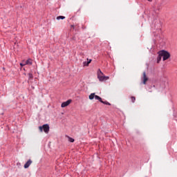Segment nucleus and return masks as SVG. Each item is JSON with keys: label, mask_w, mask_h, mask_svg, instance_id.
Listing matches in <instances>:
<instances>
[{"label": "nucleus", "mask_w": 177, "mask_h": 177, "mask_svg": "<svg viewBox=\"0 0 177 177\" xmlns=\"http://www.w3.org/2000/svg\"><path fill=\"white\" fill-rule=\"evenodd\" d=\"M97 75L99 81H100L101 82L103 81H107V80L110 78L109 77V76H104V74L102 73V71L100 69H98Z\"/></svg>", "instance_id": "obj_1"}, {"label": "nucleus", "mask_w": 177, "mask_h": 177, "mask_svg": "<svg viewBox=\"0 0 177 177\" xmlns=\"http://www.w3.org/2000/svg\"><path fill=\"white\" fill-rule=\"evenodd\" d=\"M160 56L163 57V62H165V60H168V59L171 57V54H169L167 51L162 50L160 51Z\"/></svg>", "instance_id": "obj_2"}, {"label": "nucleus", "mask_w": 177, "mask_h": 177, "mask_svg": "<svg viewBox=\"0 0 177 177\" xmlns=\"http://www.w3.org/2000/svg\"><path fill=\"white\" fill-rule=\"evenodd\" d=\"M40 132H45V133H49V124H44L43 126L39 127Z\"/></svg>", "instance_id": "obj_3"}, {"label": "nucleus", "mask_w": 177, "mask_h": 177, "mask_svg": "<svg viewBox=\"0 0 177 177\" xmlns=\"http://www.w3.org/2000/svg\"><path fill=\"white\" fill-rule=\"evenodd\" d=\"M88 99H90V100H93V99H95L96 100H99V102H102V97H100L99 95H96L95 93H91L88 96Z\"/></svg>", "instance_id": "obj_4"}, {"label": "nucleus", "mask_w": 177, "mask_h": 177, "mask_svg": "<svg viewBox=\"0 0 177 177\" xmlns=\"http://www.w3.org/2000/svg\"><path fill=\"white\" fill-rule=\"evenodd\" d=\"M142 81L144 85H146L147 81H149V77H147V75H146V72H143L142 73Z\"/></svg>", "instance_id": "obj_5"}, {"label": "nucleus", "mask_w": 177, "mask_h": 177, "mask_svg": "<svg viewBox=\"0 0 177 177\" xmlns=\"http://www.w3.org/2000/svg\"><path fill=\"white\" fill-rule=\"evenodd\" d=\"M71 100H68L66 102H64L62 103L61 104V107L64 108V107H67V106H68L70 104V103H71Z\"/></svg>", "instance_id": "obj_6"}, {"label": "nucleus", "mask_w": 177, "mask_h": 177, "mask_svg": "<svg viewBox=\"0 0 177 177\" xmlns=\"http://www.w3.org/2000/svg\"><path fill=\"white\" fill-rule=\"evenodd\" d=\"M31 164H32V160H31L30 159H29L27 162L24 165V168L27 169L28 168V167H30L31 165Z\"/></svg>", "instance_id": "obj_7"}, {"label": "nucleus", "mask_w": 177, "mask_h": 177, "mask_svg": "<svg viewBox=\"0 0 177 177\" xmlns=\"http://www.w3.org/2000/svg\"><path fill=\"white\" fill-rule=\"evenodd\" d=\"M162 57V55H161V51H159L158 56L157 57V63H160V62H161Z\"/></svg>", "instance_id": "obj_8"}, {"label": "nucleus", "mask_w": 177, "mask_h": 177, "mask_svg": "<svg viewBox=\"0 0 177 177\" xmlns=\"http://www.w3.org/2000/svg\"><path fill=\"white\" fill-rule=\"evenodd\" d=\"M100 102H101V103H103V104H106V106H111V104H110V103H109V102H107V101H103V100H101Z\"/></svg>", "instance_id": "obj_9"}, {"label": "nucleus", "mask_w": 177, "mask_h": 177, "mask_svg": "<svg viewBox=\"0 0 177 177\" xmlns=\"http://www.w3.org/2000/svg\"><path fill=\"white\" fill-rule=\"evenodd\" d=\"M25 62H26V64H29L30 66H31V64H32V60H31V59H29Z\"/></svg>", "instance_id": "obj_10"}, {"label": "nucleus", "mask_w": 177, "mask_h": 177, "mask_svg": "<svg viewBox=\"0 0 177 177\" xmlns=\"http://www.w3.org/2000/svg\"><path fill=\"white\" fill-rule=\"evenodd\" d=\"M64 19H66V17H64V16H58L57 17V20H64Z\"/></svg>", "instance_id": "obj_11"}, {"label": "nucleus", "mask_w": 177, "mask_h": 177, "mask_svg": "<svg viewBox=\"0 0 177 177\" xmlns=\"http://www.w3.org/2000/svg\"><path fill=\"white\" fill-rule=\"evenodd\" d=\"M68 142H71V143H74V139L73 138L68 137Z\"/></svg>", "instance_id": "obj_12"}, {"label": "nucleus", "mask_w": 177, "mask_h": 177, "mask_svg": "<svg viewBox=\"0 0 177 177\" xmlns=\"http://www.w3.org/2000/svg\"><path fill=\"white\" fill-rule=\"evenodd\" d=\"M131 102L132 103H135V100H136V98L133 96L131 97Z\"/></svg>", "instance_id": "obj_13"}, {"label": "nucleus", "mask_w": 177, "mask_h": 177, "mask_svg": "<svg viewBox=\"0 0 177 177\" xmlns=\"http://www.w3.org/2000/svg\"><path fill=\"white\" fill-rule=\"evenodd\" d=\"M28 77H29V80H32V78H33L32 74L28 73Z\"/></svg>", "instance_id": "obj_14"}, {"label": "nucleus", "mask_w": 177, "mask_h": 177, "mask_svg": "<svg viewBox=\"0 0 177 177\" xmlns=\"http://www.w3.org/2000/svg\"><path fill=\"white\" fill-rule=\"evenodd\" d=\"M20 66L23 67L24 66H27V64H26V62H23L22 63L20 64Z\"/></svg>", "instance_id": "obj_15"}, {"label": "nucleus", "mask_w": 177, "mask_h": 177, "mask_svg": "<svg viewBox=\"0 0 177 177\" xmlns=\"http://www.w3.org/2000/svg\"><path fill=\"white\" fill-rule=\"evenodd\" d=\"M83 65L84 66H89V64H88L87 62H83Z\"/></svg>", "instance_id": "obj_16"}, {"label": "nucleus", "mask_w": 177, "mask_h": 177, "mask_svg": "<svg viewBox=\"0 0 177 177\" xmlns=\"http://www.w3.org/2000/svg\"><path fill=\"white\" fill-rule=\"evenodd\" d=\"M92 62V59H87V64H89Z\"/></svg>", "instance_id": "obj_17"}, {"label": "nucleus", "mask_w": 177, "mask_h": 177, "mask_svg": "<svg viewBox=\"0 0 177 177\" xmlns=\"http://www.w3.org/2000/svg\"><path fill=\"white\" fill-rule=\"evenodd\" d=\"M71 28H74V25H71Z\"/></svg>", "instance_id": "obj_18"}, {"label": "nucleus", "mask_w": 177, "mask_h": 177, "mask_svg": "<svg viewBox=\"0 0 177 177\" xmlns=\"http://www.w3.org/2000/svg\"><path fill=\"white\" fill-rule=\"evenodd\" d=\"M147 1H149V2H151L153 0H147Z\"/></svg>", "instance_id": "obj_19"}]
</instances>
